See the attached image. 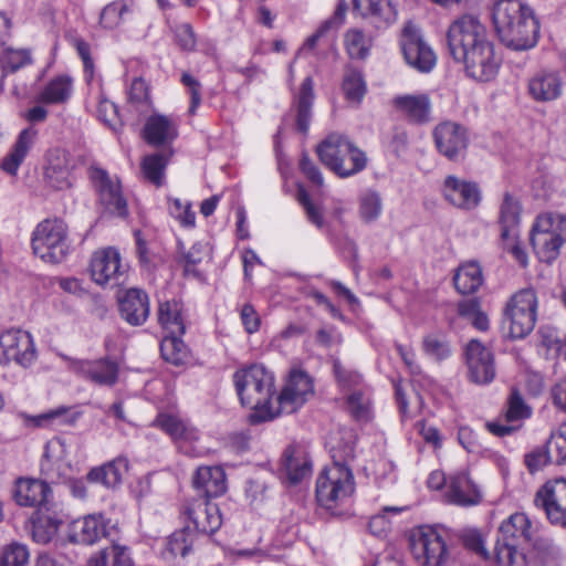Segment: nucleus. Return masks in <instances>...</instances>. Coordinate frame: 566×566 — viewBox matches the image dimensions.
I'll use <instances>...</instances> for the list:
<instances>
[{"mask_svg": "<svg viewBox=\"0 0 566 566\" xmlns=\"http://www.w3.org/2000/svg\"><path fill=\"white\" fill-rule=\"evenodd\" d=\"M447 43L450 55L463 65L469 77L488 82L497 74L501 59L478 18L464 14L453 21L447 33Z\"/></svg>", "mask_w": 566, "mask_h": 566, "instance_id": "nucleus-1", "label": "nucleus"}, {"mask_svg": "<svg viewBox=\"0 0 566 566\" xmlns=\"http://www.w3.org/2000/svg\"><path fill=\"white\" fill-rule=\"evenodd\" d=\"M338 434L331 448L333 462L322 470L316 480L317 502L328 511L346 503L355 492L349 463L355 459L356 437L350 429H342Z\"/></svg>", "mask_w": 566, "mask_h": 566, "instance_id": "nucleus-2", "label": "nucleus"}, {"mask_svg": "<svg viewBox=\"0 0 566 566\" xmlns=\"http://www.w3.org/2000/svg\"><path fill=\"white\" fill-rule=\"evenodd\" d=\"M492 22L500 41L514 51L534 48L539 38V22L523 0H495Z\"/></svg>", "mask_w": 566, "mask_h": 566, "instance_id": "nucleus-3", "label": "nucleus"}, {"mask_svg": "<svg viewBox=\"0 0 566 566\" xmlns=\"http://www.w3.org/2000/svg\"><path fill=\"white\" fill-rule=\"evenodd\" d=\"M233 381L241 405L252 410L250 415L252 423L277 417L276 408L271 405L274 376L263 365L254 364L235 371Z\"/></svg>", "mask_w": 566, "mask_h": 566, "instance_id": "nucleus-4", "label": "nucleus"}, {"mask_svg": "<svg viewBox=\"0 0 566 566\" xmlns=\"http://www.w3.org/2000/svg\"><path fill=\"white\" fill-rule=\"evenodd\" d=\"M535 527L525 513L511 514L497 530L494 557L500 566H525L523 546L533 541Z\"/></svg>", "mask_w": 566, "mask_h": 566, "instance_id": "nucleus-5", "label": "nucleus"}, {"mask_svg": "<svg viewBox=\"0 0 566 566\" xmlns=\"http://www.w3.org/2000/svg\"><path fill=\"white\" fill-rule=\"evenodd\" d=\"M316 153L329 170L340 178L354 176L367 166V157L347 137L331 134L316 147Z\"/></svg>", "mask_w": 566, "mask_h": 566, "instance_id": "nucleus-6", "label": "nucleus"}, {"mask_svg": "<svg viewBox=\"0 0 566 566\" xmlns=\"http://www.w3.org/2000/svg\"><path fill=\"white\" fill-rule=\"evenodd\" d=\"M531 243L539 261H555L566 243V216L555 212L539 214L531 231Z\"/></svg>", "mask_w": 566, "mask_h": 566, "instance_id": "nucleus-7", "label": "nucleus"}, {"mask_svg": "<svg viewBox=\"0 0 566 566\" xmlns=\"http://www.w3.org/2000/svg\"><path fill=\"white\" fill-rule=\"evenodd\" d=\"M411 555L419 566H444L450 551L448 534L432 526H420L409 537Z\"/></svg>", "mask_w": 566, "mask_h": 566, "instance_id": "nucleus-8", "label": "nucleus"}, {"mask_svg": "<svg viewBox=\"0 0 566 566\" xmlns=\"http://www.w3.org/2000/svg\"><path fill=\"white\" fill-rule=\"evenodd\" d=\"M33 253L46 263H60L69 251L67 227L60 219H45L34 229Z\"/></svg>", "mask_w": 566, "mask_h": 566, "instance_id": "nucleus-9", "label": "nucleus"}, {"mask_svg": "<svg viewBox=\"0 0 566 566\" xmlns=\"http://www.w3.org/2000/svg\"><path fill=\"white\" fill-rule=\"evenodd\" d=\"M128 265L122 262L119 252L112 247L97 250L90 261L92 280L102 286H118L125 283Z\"/></svg>", "mask_w": 566, "mask_h": 566, "instance_id": "nucleus-10", "label": "nucleus"}, {"mask_svg": "<svg viewBox=\"0 0 566 566\" xmlns=\"http://www.w3.org/2000/svg\"><path fill=\"white\" fill-rule=\"evenodd\" d=\"M153 426L168 434L180 452L189 457L200 453L196 447L200 432L189 420L175 413L160 412L154 419Z\"/></svg>", "mask_w": 566, "mask_h": 566, "instance_id": "nucleus-11", "label": "nucleus"}, {"mask_svg": "<svg viewBox=\"0 0 566 566\" xmlns=\"http://www.w3.org/2000/svg\"><path fill=\"white\" fill-rule=\"evenodd\" d=\"M71 446L62 438L49 440L40 464L42 478L52 484L65 482L73 474L70 460Z\"/></svg>", "mask_w": 566, "mask_h": 566, "instance_id": "nucleus-12", "label": "nucleus"}, {"mask_svg": "<svg viewBox=\"0 0 566 566\" xmlns=\"http://www.w3.org/2000/svg\"><path fill=\"white\" fill-rule=\"evenodd\" d=\"M534 504L552 525L566 528V479L547 481L537 490Z\"/></svg>", "mask_w": 566, "mask_h": 566, "instance_id": "nucleus-13", "label": "nucleus"}, {"mask_svg": "<svg viewBox=\"0 0 566 566\" xmlns=\"http://www.w3.org/2000/svg\"><path fill=\"white\" fill-rule=\"evenodd\" d=\"M314 394L313 379L301 369H292L276 398V412L291 415L297 411Z\"/></svg>", "mask_w": 566, "mask_h": 566, "instance_id": "nucleus-14", "label": "nucleus"}, {"mask_svg": "<svg viewBox=\"0 0 566 566\" xmlns=\"http://www.w3.org/2000/svg\"><path fill=\"white\" fill-rule=\"evenodd\" d=\"M400 46L406 62L415 70L428 73L434 67L437 56L433 50L422 39L419 29L411 22L403 27Z\"/></svg>", "mask_w": 566, "mask_h": 566, "instance_id": "nucleus-15", "label": "nucleus"}, {"mask_svg": "<svg viewBox=\"0 0 566 566\" xmlns=\"http://www.w3.org/2000/svg\"><path fill=\"white\" fill-rule=\"evenodd\" d=\"M36 358L34 342L29 332L22 329H8L0 334V364L8 365L15 361L27 368Z\"/></svg>", "mask_w": 566, "mask_h": 566, "instance_id": "nucleus-16", "label": "nucleus"}, {"mask_svg": "<svg viewBox=\"0 0 566 566\" xmlns=\"http://www.w3.org/2000/svg\"><path fill=\"white\" fill-rule=\"evenodd\" d=\"M91 180L98 195L99 203L111 213L126 217L127 202L122 192L117 177H112L102 168L93 167L90 171Z\"/></svg>", "mask_w": 566, "mask_h": 566, "instance_id": "nucleus-17", "label": "nucleus"}, {"mask_svg": "<svg viewBox=\"0 0 566 566\" xmlns=\"http://www.w3.org/2000/svg\"><path fill=\"white\" fill-rule=\"evenodd\" d=\"M465 364L469 379L476 385H488L495 378L494 356L476 339L465 347Z\"/></svg>", "mask_w": 566, "mask_h": 566, "instance_id": "nucleus-18", "label": "nucleus"}, {"mask_svg": "<svg viewBox=\"0 0 566 566\" xmlns=\"http://www.w3.org/2000/svg\"><path fill=\"white\" fill-rule=\"evenodd\" d=\"M438 150L450 160L458 161L465 155L469 144L465 127L454 122H443L434 129Z\"/></svg>", "mask_w": 566, "mask_h": 566, "instance_id": "nucleus-19", "label": "nucleus"}, {"mask_svg": "<svg viewBox=\"0 0 566 566\" xmlns=\"http://www.w3.org/2000/svg\"><path fill=\"white\" fill-rule=\"evenodd\" d=\"M565 78L553 69H542L535 72L527 82V93L537 103H549L563 95Z\"/></svg>", "mask_w": 566, "mask_h": 566, "instance_id": "nucleus-20", "label": "nucleus"}, {"mask_svg": "<svg viewBox=\"0 0 566 566\" xmlns=\"http://www.w3.org/2000/svg\"><path fill=\"white\" fill-rule=\"evenodd\" d=\"M50 481L38 479H19L15 485L14 499L21 506H35L36 510L43 509L51 511L55 504L51 501L52 490Z\"/></svg>", "mask_w": 566, "mask_h": 566, "instance_id": "nucleus-21", "label": "nucleus"}, {"mask_svg": "<svg viewBox=\"0 0 566 566\" xmlns=\"http://www.w3.org/2000/svg\"><path fill=\"white\" fill-rule=\"evenodd\" d=\"M71 367L84 379L104 387H113L119 375V366L109 358L95 360H72Z\"/></svg>", "mask_w": 566, "mask_h": 566, "instance_id": "nucleus-22", "label": "nucleus"}, {"mask_svg": "<svg viewBox=\"0 0 566 566\" xmlns=\"http://www.w3.org/2000/svg\"><path fill=\"white\" fill-rule=\"evenodd\" d=\"M442 193L452 206L463 209H475L481 201V191L475 182L448 176L444 179Z\"/></svg>", "mask_w": 566, "mask_h": 566, "instance_id": "nucleus-23", "label": "nucleus"}, {"mask_svg": "<svg viewBox=\"0 0 566 566\" xmlns=\"http://www.w3.org/2000/svg\"><path fill=\"white\" fill-rule=\"evenodd\" d=\"M186 514L196 531L202 534H213L222 524L218 505L207 499H198L191 502L186 510Z\"/></svg>", "mask_w": 566, "mask_h": 566, "instance_id": "nucleus-24", "label": "nucleus"}, {"mask_svg": "<svg viewBox=\"0 0 566 566\" xmlns=\"http://www.w3.org/2000/svg\"><path fill=\"white\" fill-rule=\"evenodd\" d=\"M160 322L164 329L160 342L161 356L166 361L179 366L186 358V345L180 338L186 329L184 321Z\"/></svg>", "mask_w": 566, "mask_h": 566, "instance_id": "nucleus-25", "label": "nucleus"}, {"mask_svg": "<svg viewBox=\"0 0 566 566\" xmlns=\"http://www.w3.org/2000/svg\"><path fill=\"white\" fill-rule=\"evenodd\" d=\"M177 136V122L160 114L148 117L143 128V138L155 147L170 145Z\"/></svg>", "mask_w": 566, "mask_h": 566, "instance_id": "nucleus-26", "label": "nucleus"}, {"mask_svg": "<svg viewBox=\"0 0 566 566\" xmlns=\"http://www.w3.org/2000/svg\"><path fill=\"white\" fill-rule=\"evenodd\" d=\"M38 130L33 126L22 129L19 133L11 150L1 160V169L10 176H15L19 167L34 146Z\"/></svg>", "mask_w": 566, "mask_h": 566, "instance_id": "nucleus-27", "label": "nucleus"}, {"mask_svg": "<svg viewBox=\"0 0 566 566\" xmlns=\"http://www.w3.org/2000/svg\"><path fill=\"white\" fill-rule=\"evenodd\" d=\"M43 176L45 184L55 190H64L71 187L70 160L64 150L54 149L50 151Z\"/></svg>", "mask_w": 566, "mask_h": 566, "instance_id": "nucleus-28", "label": "nucleus"}, {"mask_svg": "<svg viewBox=\"0 0 566 566\" xmlns=\"http://www.w3.org/2000/svg\"><path fill=\"white\" fill-rule=\"evenodd\" d=\"M281 471L291 484H297L311 475L312 462L304 449L291 446L283 453Z\"/></svg>", "mask_w": 566, "mask_h": 566, "instance_id": "nucleus-29", "label": "nucleus"}, {"mask_svg": "<svg viewBox=\"0 0 566 566\" xmlns=\"http://www.w3.org/2000/svg\"><path fill=\"white\" fill-rule=\"evenodd\" d=\"M193 486L203 499L218 497L227 490L226 473L221 467H200L193 476Z\"/></svg>", "mask_w": 566, "mask_h": 566, "instance_id": "nucleus-30", "label": "nucleus"}, {"mask_svg": "<svg viewBox=\"0 0 566 566\" xmlns=\"http://www.w3.org/2000/svg\"><path fill=\"white\" fill-rule=\"evenodd\" d=\"M109 535L107 523L102 515H88L72 523L70 538L75 543L92 545Z\"/></svg>", "mask_w": 566, "mask_h": 566, "instance_id": "nucleus-31", "label": "nucleus"}, {"mask_svg": "<svg viewBox=\"0 0 566 566\" xmlns=\"http://www.w3.org/2000/svg\"><path fill=\"white\" fill-rule=\"evenodd\" d=\"M447 501L460 506L475 505L480 502V493L467 473L451 475L446 493Z\"/></svg>", "mask_w": 566, "mask_h": 566, "instance_id": "nucleus-32", "label": "nucleus"}, {"mask_svg": "<svg viewBox=\"0 0 566 566\" xmlns=\"http://www.w3.org/2000/svg\"><path fill=\"white\" fill-rule=\"evenodd\" d=\"M394 106L411 123L424 124L430 120L431 102L427 94L397 96Z\"/></svg>", "mask_w": 566, "mask_h": 566, "instance_id": "nucleus-33", "label": "nucleus"}, {"mask_svg": "<svg viewBox=\"0 0 566 566\" xmlns=\"http://www.w3.org/2000/svg\"><path fill=\"white\" fill-rule=\"evenodd\" d=\"M354 8L365 18H370L377 28H387L397 19L391 0H353Z\"/></svg>", "mask_w": 566, "mask_h": 566, "instance_id": "nucleus-34", "label": "nucleus"}, {"mask_svg": "<svg viewBox=\"0 0 566 566\" xmlns=\"http://www.w3.org/2000/svg\"><path fill=\"white\" fill-rule=\"evenodd\" d=\"M62 523L56 505L46 512L43 509L35 511L32 518L31 535L34 542L39 544L50 543L57 534Z\"/></svg>", "mask_w": 566, "mask_h": 566, "instance_id": "nucleus-35", "label": "nucleus"}, {"mask_svg": "<svg viewBox=\"0 0 566 566\" xmlns=\"http://www.w3.org/2000/svg\"><path fill=\"white\" fill-rule=\"evenodd\" d=\"M128 471V460L125 457L116 459L90 470L87 480L101 483L106 488H115L120 484L123 475Z\"/></svg>", "mask_w": 566, "mask_h": 566, "instance_id": "nucleus-36", "label": "nucleus"}, {"mask_svg": "<svg viewBox=\"0 0 566 566\" xmlns=\"http://www.w3.org/2000/svg\"><path fill=\"white\" fill-rule=\"evenodd\" d=\"M522 207L520 200L510 192L503 195L499 208V223L502 240L514 237L521 221Z\"/></svg>", "mask_w": 566, "mask_h": 566, "instance_id": "nucleus-37", "label": "nucleus"}, {"mask_svg": "<svg viewBox=\"0 0 566 566\" xmlns=\"http://www.w3.org/2000/svg\"><path fill=\"white\" fill-rule=\"evenodd\" d=\"M537 306L538 302L534 290L522 289L510 297L504 307V314L509 318H536Z\"/></svg>", "mask_w": 566, "mask_h": 566, "instance_id": "nucleus-38", "label": "nucleus"}, {"mask_svg": "<svg viewBox=\"0 0 566 566\" xmlns=\"http://www.w3.org/2000/svg\"><path fill=\"white\" fill-rule=\"evenodd\" d=\"M123 318H147L149 315L148 295L139 289H129L117 296Z\"/></svg>", "mask_w": 566, "mask_h": 566, "instance_id": "nucleus-39", "label": "nucleus"}, {"mask_svg": "<svg viewBox=\"0 0 566 566\" xmlns=\"http://www.w3.org/2000/svg\"><path fill=\"white\" fill-rule=\"evenodd\" d=\"M73 94V80L69 75H59L50 80L38 95L42 104L59 105L66 103Z\"/></svg>", "mask_w": 566, "mask_h": 566, "instance_id": "nucleus-40", "label": "nucleus"}, {"mask_svg": "<svg viewBox=\"0 0 566 566\" xmlns=\"http://www.w3.org/2000/svg\"><path fill=\"white\" fill-rule=\"evenodd\" d=\"M484 277L479 263L474 261L461 264L453 276V283L460 294H473L483 284Z\"/></svg>", "mask_w": 566, "mask_h": 566, "instance_id": "nucleus-41", "label": "nucleus"}, {"mask_svg": "<svg viewBox=\"0 0 566 566\" xmlns=\"http://www.w3.org/2000/svg\"><path fill=\"white\" fill-rule=\"evenodd\" d=\"M313 99V80L307 76L301 85L296 102V126L303 134H306L310 127Z\"/></svg>", "mask_w": 566, "mask_h": 566, "instance_id": "nucleus-42", "label": "nucleus"}, {"mask_svg": "<svg viewBox=\"0 0 566 566\" xmlns=\"http://www.w3.org/2000/svg\"><path fill=\"white\" fill-rule=\"evenodd\" d=\"M371 392L369 388H359L346 396V410L356 420L367 422L371 418Z\"/></svg>", "mask_w": 566, "mask_h": 566, "instance_id": "nucleus-43", "label": "nucleus"}, {"mask_svg": "<svg viewBox=\"0 0 566 566\" xmlns=\"http://www.w3.org/2000/svg\"><path fill=\"white\" fill-rule=\"evenodd\" d=\"M133 11V1L116 0L105 6L99 14V24L113 30L122 24Z\"/></svg>", "mask_w": 566, "mask_h": 566, "instance_id": "nucleus-44", "label": "nucleus"}, {"mask_svg": "<svg viewBox=\"0 0 566 566\" xmlns=\"http://www.w3.org/2000/svg\"><path fill=\"white\" fill-rule=\"evenodd\" d=\"M168 156L164 154H151L144 157L142 161V172L144 178L160 187L165 179V169L168 164Z\"/></svg>", "mask_w": 566, "mask_h": 566, "instance_id": "nucleus-45", "label": "nucleus"}, {"mask_svg": "<svg viewBox=\"0 0 566 566\" xmlns=\"http://www.w3.org/2000/svg\"><path fill=\"white\" fill-rule=\"evenodd\" d=\"M342 87L346 98L356 104L361 102L367 91L363 73L352 67L345 70Z\"/></svg>", "mask_w": 566, "mask_h": 566, "instance_id": "nucleus-46", "label": "nucleus"}, {"mask_svg": "<svg viewBox=\"0 0 566 566\" xmlns=\"http://www.w3.org/2000/svg\"><path fill=\"white\" fill-rule=\"evenodd\" d=\"M195 533L189 526L174 532L166 542V551L171 556L186 557L191 551L195 543Z\"/></svg>", "mask_w": 566, "mask_h": 566, "instance_id": "nucleus-47", "label": "nucleus"}, {"mask_svg": "<svg viewBox=\"0 0 566 566\" xmlns=\"http://www.w3.org/2000/svg\"><path fill=\"white\" fill-rule=\"evenodd\" d=\"M382 212L381 196L375 190H367L359 199V216L369 223L376 221Z\"/></svg>", "mask_w": 566, "mask_h": 566, "instance_id": "nucleus-48", "label": "nucleus"}, {"mask_svg": "<svg viewBox=\"0 0 566 566\" xmlns=\"http://www.w3.org/2000/svg\"><path fill=\"white\" fill-rule=\"evenodd\" d=\"M424 353L434 360H443L451 355V347L443 334L431 333L423 338Z\"/></svg>", "mask_w": 566, "mask_h": 566, "instance_id": "nucleus-49", "label": "nucleus"}, {"mask_svg": "<svg viewBox=\"0 0 566 566\" xmlns=\"http://www.w3.org/2000/svg\"><path fill=\"white\" fill-rule=\"evenodd\" d=\"M345 46L352 59H365L369 53L370 39L360 30H348L345 34Z\"/></svg>", "mask_w": 566, "mask_h": 566, "instance_id": "nucleus-50", "label": "nucleus"}, {"mask_svg": "<svg viewBox=\"0 0 566 566\" xmlns=\"http://www.w3.org/2000/svg\"><path fill=\"white\" fill-rule=\"evenodd\" d=\"M334 373L338 385L347 394L359 388H368L359 373L345 368L338 360L334 361Z\"/></svg>", "mask_w": 566, "mask_h": 566, "instance_id": "nucleus-51", "label": "nucleus"}, {"mask_svg": "<svg viewBox=\"0 0 566 566\" xmlns=\"http://www.w3.org/2000/svg\"><path fill=\"white\" fill-rule=\"evenodd\" d=\"M532 415L531 408L525 403L522 395L517 389H512L507 399V409L505 412L506 422H515L530 418Z\"/></svg>", "mask_w": 566, "mask_h": 566, "instance_id": "nucleus-52", "label": "nucleus"}, {"mask_svg": "<svg viewBox=\"0 0 566 566\" xmlns=\"http://www.w3.org/2000/svg\"><path fill=\"white\" fill-rule=\"evenodd\" d=\"M28 560V547L17 542L4 546L0 554V566H23Z\"/></svg>", "mask_w": 566, "mask_h": 566, "instance_id": "nucleus-53", "label": "nucleus"}, {"mask_svg": "<svg viewBox=\"0 0 566 566\" xmlns=\"http://www.w3.org/2000/svg\"><path fill=\"white\" fill-rule=\"evenodd\" d=\"M148 88L142 78H134L128 91V103L136 112H144L148 107Z\"/></svg>", "mask_w": 566, "mask_h": 566, "instance_id": "nucleus-54", "label": "nucleus"}, {"mask_svg": "<svg viewBox=\"0 0 566 566\" xmlns=\"http://www.w3.org/2000/svg\"><path fill=\"white\" fill-rule=\"evenodd\" d=\"M547 448H549V452L554 455V463H566V423L560 424L559 428L551 434L547 441Z\"/></svg>", "mask_w": 566, "mask_h": 566, "instance_id": "nucleus-55", "label": "nucleus"}, {"mask_svg": "<svg viewBox=\"0 0 566 566\" xmlns=\"http://www.w3.org/2000/svg\"><path fill=\"white\" fill-rule=\"evenodd\" d=\"M402 511V507L398 506H386L382 509L381 513L374 515L369 523L368 527L373 535L382 537L387 535V533L390 531L391 523L389 518L387 517V513H395L398 514Z\"/></svg>", "mask_w": 566, "mask_h": 566, "instance_id": "nucleus-56", "label": "nucleus"}, {"mask_svg": "<svg viewBox=\"0 0 566 566\" xmlns=\"http://www.w3.org/2000/svg\"><path fill=\"white\" fill-rule=\"evenodd\" d=\"M296 199L305 210L307 219L317 228H322L324 224V218L321 208L312 202L308 192L303 186L297 187Z\"/></svg>", "mask_w": 566, "mask_h": 566, "instance_id": "nucleus-57", "label": "nucleus"}, {"mask_svg": "<svg viewBox=\"0 0 566 566\" xmlns=\"http://www.w3.org/2000/svg\"><path fill=\"white\" fill-rule=\"evenodd\" d=\"M535 321H502L501 332L504 337L522 339L534 329Z\"/></svg>", "mask_w": 566, "mask_h": 566, "instance_id": "nucleus-58", "label": "nucleus"}, {"mask_svg": "<svg viewBox=\"0 0 566 566\" xmlns=\"http://www.w3.org/2000/svg\"><path fill=\"white\" fill-rule=\"evenodd\" d=\"M525 465L531 473L542 470L548 463H554V455L549 452L547 446L545 448H536L525 455Z\"/></svg>", "mask_w": 566, "mask_h": 566, "instance_id": "nucleus-59", "label": "nucleus"}, {"mask_svg": "<svg viewBox=\"0 0 566 566\" xmlns=\"http://www.w3.org/2000/svg\"><path fill=\"white\" fill-rule=\"evenodd\" d=\"M177 44L185 51H192L196 46V35L189 23H181L174 29Z\"/></svg>", "mask_w": 566, "mask_h": 566, "instance_id": "nucleus-60", "label": "nucleus"}, {"mask_svg": "<svg viewBox=\"0 0 566 566\" xmlns=\"http://www.w3.org/2000/svg\"><path fill=\"white\" fill-rule=\"evenodd\" d=\"M181 83L186 87L189 88V94H190L189 113L191 115H195L198 106L201 103V85L197 81V78H195L191 74L186 73V72L182 73V75H181Z\"/></svg>", "mask_w": 566, "mask_h": 566, "instance_id": "nucleus-61", "label": "nucleus"}, {"mask_svg": "<svg viewBox=\"0 0 566 566\" xmlns=\"http://www.w3.org/2000/svg\"><path fill=\"white\" fill-rule=\"evenodd\" d=\"M31 54L28 50H8L4 56V66L12 72L31 63Z\"/></svg>", "mask_w": 566, "mask_h": 566, "instance_id": "nucleus-62", "label": "nucleus"}, {"mask_svg": "<svg viewBox=\"0 0 566 566\" xmlns=\"http://www.w3.org/2000/svg\"><path fill=\"white\" fill-rule=\"evenodd\" d=\"M541 344L547 349H554L562 354L564 343H562L558 332L551 325H545L538 331Z\"/></svg>", "mask_w": 566, "mask_h": 566, "instance_id": "nucleus-63", "label": "nucleus"}, {"mask_svg": "<svg viewBox=\"0 0 566 566\" xmlns=\"http://www.w3.org/2000/svg\"><path fill=\"white\" fill-rule=\"evenodd\" d=\"M40 420L51 421L54 424H74L77 417L70 413V409L66 407H60L50 410L39 417Z\"/></svg>", "mask_w": 566, "mask_h": 566, "instance_id": "nucleus-64", "label": "nucleus"}]
</instances>
